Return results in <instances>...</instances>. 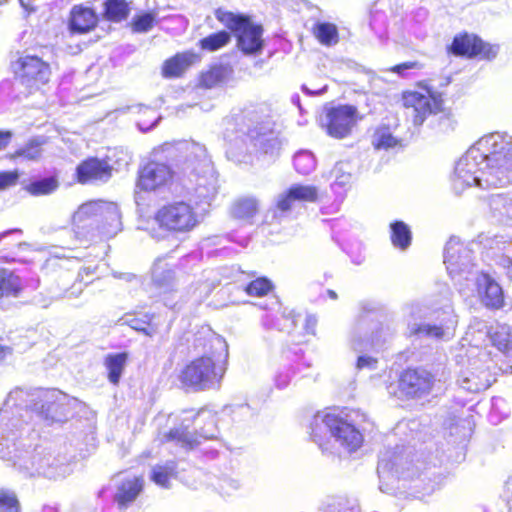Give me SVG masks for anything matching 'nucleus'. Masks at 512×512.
<instances>
[{
  "label": "nucleus",
  "mask_w": 512,
  "mask_h": 512,
  "mask_svg": "<svg viewBox=\"0 0 512 512\" xmlns=\"http://www.w3.org/2000/svg\"><path fill=\"white\" fill-rule=\"evenodd\" d=\"M512 183V136L494 132L481 137L458 160L452 178L453 188L481 189Z\"/></svg>",
  "instance_id": "f257e3e1"
},
{
  "label": "nucleus",
  "mask_w": 512,
  "mask_h": 512,
  "mask_svg": "<svg viewBox=\"0 0 512 512\" xmlns=\"http://www.w3.org/2000/svg\"><path fill=\"white\" fill-rule=\"evenodd\" d=\"M13 399L10 393L4 407L0 409V458L11 465L26 478L43 476L49 479L65 477L69 472L64 459L55 457L45 450H25L15 442V428L18 420L10 417L9 403Z\"/></svg>",
  "instance_id": "f03ea898"
},
{
  "label": "nucleus",
  "mask_w": 512,
  "mask_h": 512,
  "mask_svg": "<svg viewBox=\"0 0 512 512\" xmlns=\"http://www.w3.org/2000/svg\"><path fill=\"white\" fill-rule=\"evenodd\" d=\"M193 350L201 356L188 363L179 375L181 384L194 391L219 387L225 368L221 364L228 357L224 338L209 328L199 331L193 341Z\"/></svg>",
  "instance_id": "7ed1b4c3"
},
{
  "label": "nucleus",
  "mask_w": 512,
  "mask_h": 512,
  "mask_svg": "<svg viewBox=\"0 0 512 512\" xmlns=\"http://www.w3.org/2000/svg\"><path fill=\"white\" fill-rule=\"evenodd\" d=\"M177 150L185 154L183 173L187 191L199 202L210 204L217 194L218 180L206 148L196 142L182 141Z\"/></svg>",
  "instance_id": "20e7f679"
},
{
  "label": "nucleus",
  "mask_w": 512,
  "mask_h": 512,
  "mask_svg": "<svg viewBox=\"0 0 512 512\" xmlns=\"http://www.w3.org/2000/svg\"><path fill=\"white\" fill-rule=\"evenodd\" d=\"M403 104L415 126H421L425 120L430 119L432 128L440 132L454 129L453 120L444 110L443 99L437 92L428 88H425V92L407 91L403 94Z\"/></svg>",
  "instance_id": "39448f33"
},
{
  "label": "nucleus",
  "mask_w": 512,
  "mask_h": 512,
  "mask_svg": "<svg viewBox=\"0 0 512 512\" xmlns=\"http://www.w3.org/2000/svg\"><path fill=\"white\" fill-rule=\"evenodd\" d=\"M310 436L324 450L323 440L329 434L348 453L356 451L363 443L361 432L343 417L332 413L318 412L310 424Z\"/></svg>",
  "instance_id": "423d86ee"
},
{
  "label": "nucleus",
  "mask_w": 512,
  "mask_h": 512,
  "mask_svg": "<svg viewBox=\"0 0 512 512\" xmlns=\"http://www.w3.org/2000/svg\"><path fill=\"white\" fill-rule=\"evenodd\" d=\"M78 228L96 226L103 237H113L121 230V217L116 203L102 200L82 204L73 214Z\"/></svg>",
  "instance_id": "0eeeda50"
},
{
  "label": "nucleus",
  "mask_w": 512,
  "mask_h": 512,
  "mask_svg": "<svg viewBox=\"0 0 512 512\" xmlns=\"http://www.w3.org/2000/svg\"><path fill=\"white\" fill-rule=\"evenodd\" d=\"M493 361L487 349L472 348L467 353V364L458 375V385L468 392L477 393L489 388L495 382Z\"/></svg>",
  "instance_id": "6e6552de"
},
{
  "label": "nucleus",
  "mask_w": 512,
  "mask_h": 512,
  "mask_svg": "<svg viewBox=\"0 0 512 512\" xmlns=\"http://www.w3.org/2000/svg\"><path fill=\"white\" fill-rule=\"evenodd\" d=\"M411 454L412 450L404 446H396L381 452L377 467L381 491L388 493L391 490L388 485L385 487L384 482L393 483L400 478L410 479L417 474Z\"/></svg>",
  "instance_id": "1a4fd4ad"
},
{
  "label": "nucleus",
  "mask_w": 512,
  "mask_h": 512,
  "mask_svg": "<svg viewBox=\"0 0 512 512\" xmlns=\"http://www.w3.org/2000/svg\"><path fill=\"white\" fill-rule=\"evenodd\" d=\"M202 216L185 201H174L162 206L155 214L159 227L167 232L185 234L202 222Z\"/></svg>",
  "instance_id": "9d476101"
},
{
  "label": "nucleus",
  "mask_w": 512,
  "mask_h": 512,
  "mask_svg": "<svg viewBox=\"0 0 512 512\" xmlns=\"http://www.w3.org/2000/svg\"><path fill=\"white\" fill-rule=\"evenodd\" d=\"M216 18L230 29L237 38L239 49L245 54H256L262 50L263 29L249 17L218 9Z\"/></svg>",
  "instance_id": "9b49d317"
},
{
  "label": "nucleus",
  "mask_w": 512,
  "mask_h": 512,
  "mask_svg": "<svg viewBox=\"0 0 512 512\" xmlns=\"http://www.w3.org/2000/svg\"><path fill=\"white\" fill-rule=\"evenodd\" d=\"M16 79L30 91L38 90L48 83L51 76V67L44 54L24 51L12 63Z\"/></svg>",
  "instance_id": "f8f14e48"
},
{
  "label": "nucleus",
  "mask_w": 512,
  "mask_h": 512,
  "mask_svg": "<svg viewBox=\"0 0 512 512\" xmlns=\"http://www.w3.org/2000/svg\"><path fill=\"white\" fill-rule=\"evenodd\" d=\"M459 293L468 298L475 293L482 303L489 308L499 309L504 304V295L501 286L487 273L468 271L465 282L460 281Z\"/></svg>",
  "instance_id": "ddd939ff"
},
{
  "label": "nucleus",
  "mask_w": 512,
  "mask_h": 512,
  "mask_svg": "<svg viewBox=\"0 0 512 512\" xmlns=\"http://www.w3.org/2000/svg\"><path fill=\"white\" fill-rule=\"evenodd\" d=\"M465 340L476 348L489 341L512 359V328L506 324L488 326L486 322L474 319L468 327Z\"/></svg>",
  "instance_id": "4468645a"
},
{
  "label": "nucleus",
  "mask_w": 512,
  "mask_h": 512,
  "mask_svg": "<svg viewBox=\"0 0 512 512\" xmlns=\"http://www.w3.org/2000/svg\"><path fill=\"white\" fill-rule=\"evenodd\" d=\"M444 300L440 308L441 315L438 316L439 324L430 323H415L412 324L410 334L416 335L419 338H431L439 340H448L454 335V331L457 325V316L454 313L451 303V291L449 288L444 287L443 289Z\"/></svg>",
  "instance_id": "2eb2a0df"
},
{
  "label": "nucleus",
  "mask_w": 512,
  "mask_h": 512,
  "mask_svg": "<svg viewBox=\"0 0 512 512\" xmlns=\"http://www.w3.org/2000/svg\"><path fill=\"white\" fill-rule=\"evenodd\" d=\"M444 264L460 290V281L465 282L468 271H475L472 250L465 246L457 237H451L444 249Z\"/></svg>",
  "instance_id": "dca6fc26"
},
{
  "label": "nucleus",
  "mask_w": 512,
  "mask_h": 512,
  "mask_svg": "<svg viewBox=\"0 0 512 512\" xmlns=\"http://www.w3.org/2000/svg\"><path fill=\"white\" fill-rule=\"evenodd\" d=\"M357 108L352 105H339L326 110L321 117V126L331 137H347L356 123Z\"/></svg>",
  "instance_id": "f3484780"
},
{
  "label": "nucleus",
  "mask_w": 512,
  "mask_h": 512,
  "mask_svg": "<svg viewBox=\"0 0 512 512\" xmlns=\"http://www.w3.org/2000/svg\"><path fill=\"white\" fill-rule=\"evenodd\" d=\"M34 404V409L46 420L64 421L70 412L68 396L59 390L41 391Z\"/></svg>",
  "instance_id": "a211bd4d"
},
{
  "label": "nucleus",
  "mask_w": 512,
  "mask_h": 512,
  "mask_svg": "<svg viewBox=\"0 0 512 512\" xmlns=\"http://www.w3.org/2000/svg\"><path fill=\"white\" fill-rule=\"evenodd\" d=\"M436 383L434 375L425 369H407L400 377L399 388L408 397L421 398L430 394Z\"/></svg>",
  "instance_id": "6ab92c4d"
},
{
  "label": "nucleus",
  "mask_w": 512,
  "mask_h": 512,
  "mask_svg": "<svg viewBox=\"0 0 512 512\" xmlns=\"http://www.w3.org/2000/svg\"><path fill=\"white\" fill-rule=\"evenodd\" d=\"M207 414L209 419V427L201 428L200 432L192 433L188 431V425L181 424L178 427L170 429V431L164 434L165 441H175L185 448H193L201 442V439H213L217 435L215 428V416L205 410L200 411L197 417H201Z\"/></svg>",
  "instance_id": "aec40b11"
},
{
  "label": "nucleus",
  "mask_w": 512,
  "mask_h": 512,
  "mask_svg": "<svg viewBox=\"0 0 512 512\" xmlns=\"http://www.w3.org/2000/svg\"><path fill=\"white\" fill-rule=\"evenodd\" d=\"M173 179V171L164 163L151 161L139 172L137 187L143 191L158 192L166 188Z\"/></svg>",
  "instance_id": "412c9836"
},
{
  "label": "nucleus",
  "mask_w": 512,
  "mask_h": 512,
  "mask_svg": "<svg viewBox=\"0 0 512 512\" xmlns=\"http://www.w3.org/2000/svg\"><path fill=\"white\" fill-rule=\"evenodd\" d=\"M449 51L456 56H466L473 58L481 56L484 59H493L498 53V47L484 43L475 35H459L455 36Z\"/></svg>",
  "instance_id": "4be33fe9"
},
{
  "label": "nucleus",
  "mask_w": 512,
  "mask_h": 512,
  "mask_svg": "<svg viewBox=\"0 0 512 512\" xmlns=\"http://www.w3.org/2000/svg\"><path fill=\"white\" fill-rule=\"evenodd\" d=\"M383 330L377 328V324L370 323L367 319L361 318L355 324L351 334V347L354 351L362 353L378 349L384 343L381 339Z\"/></svg>",
  "instance_id": "5701e85b"
},
{
  "label": "nucleus",
  "mask_w": 512,
  "mask_h": 512,
  "mask_svg": "<svg viewBox=\"0 0 512 512\" xmlns=\"http://www.w3.org/2000/svg\"><path fill=\"white\" fill-rule=\"evenodd\" d=\"M152 284L159 290L165 306L173 308L175 302L174 272L167 263L158 260L152 268Z\"/></svg>",
  "instance_id": "b1692460"
},
{
  "label": "nucleus",
  "mask_w": 512,
  "mask_h": 512,
  "mask_svg": "<svg viewBox=\"0 0 512 512\" xmlns=\"http://www.w3.org/2000/svg\"><path fill=\"white\" fill-rule=\"evenodd\" d=\"M98 20V15L92 7L77 4L70 9L68 30L71 34H86L96 28Z\"/></svg>",
  "instance_id": "393cba45"
},
{
  "label": "nucleus",
  "mask_w": 512,
  "mask_h": 512,
  "mask_svg": "<svg viewBox=\"0 0 512 512\" xmlns=\"http://www.w3.org/2000/svg\"><path fill=\"white\" fill-rule=\"evenodd\" d=\"M77 179L80 183L107 182L112 175L111 166L104 160L89 158L77 166Z\"/></svg>",
  "instance_id": "a878e982"
},
{
  "label": "nucleus",
  "mask_w": 512,
  "mask_h": 512,
  "mask_svg": "<svg viewBox=\"0 0 512 512\" xmlns=\"http://www.w3.org/2000/svg\"><path fill=\"white\" fill-rule=\"evenodd\" d=\"M143 488V480L136 476H123L116 480L114 500L121 508L132 503Z\"/></svg>",
  "instance_id": "bb28decb"
},
{
  "label": "nucleus",
  "mask_w": 512,
  "mask_h": 512,
  "mask_svg": "<svg viewBox=\"0 0 512 512\" xmlns=\"http://www.w3.org/2000/svg\"><path fill=\"white\" fill-rule=\"evenodd\" d=\"M249 137L259 152L271 157L278 155L281 141L276 132L261 127L250 131Z\"/></svg>",
  "instance_id": "cd10ccee"
},
{
  "label": "nucleus",
  "mask_w": 512,
  "mask_h": 512,
  "mask_svg": "<svg viewBox=\"0 0 512 512\" xmlns=\"http://www.w3.org/2000/svg\"><path fill=\"white\" fill-rule=\"evenodd\" d=\"M491 216L499 221H512V192L492 194L488 198Z\"/></svg>",
  "instance_id": "c85d7f7f"
},
{
  "label": "nucleus",
  "mask_w": 512,
  "mask_h": 512,
  "mask_svg": "<svg viewBox=\"0 0 512 512\" xmlns=\"http://www.w3.org/2000/svg\"><path fill=\"white\" fill-rule=\"evenodd\" d=\"M47 143V137L40 135L30 138L22 147L16 149L13 153H9L7 158L16 161H37L42 156V147Z\"/></svg>",
  "instance_id": "c756f323"
},
{
  "label": "nucleus",
  "mask_w": 512,
  "mask_h": 512,
  "mask_svg": "<svg viewBox=\"0 0 512 512\" xmlns=\"http://www.w3.org/2000/svg\"><path fill=\"white\" fill-rule=\"evenodd\" d=\"M490 248L502 252L501 255L497 256L496 264L512 280V240H508L503 235H495L491 240Z\"/></svg>",
  "instance_id": "7c9ffc66"
},
{
  "label": "nucleus",
  "mask_w": 512,
  "mask_h": 512,
  "mask_svg": "<svg viewBox=\"0 0 512 512\" xmlns=\"http://www.w3.org/2000/svg\"><path fill=\"white\" fill-rule=\"evenodd\" d=\"M193 53H179L166 60L163 64L162 74L166 78L181 76L195 60Z\"/></svg>",
  "instance_id": "2f4dec72"
},
{
  "label": "nucleus",
  "mask_w": 512,
  "mask_h": 512,
  "mask_svg": "<svg viewBox=\"0 0 512 512\" xmlns=\"http://www.w3.org/2000/svg\"><path fill=\"white\" fill-rule=\"evenodd\" d=\"M23 289L22 280L10 270H0V298L18 297Z\"/></svg>",
  "instance_id": "473e14b6"
},
{
  "label": "nucleus",
  "mask_w": 512,
  "mask_h": 512,
  "mask_svg": "<svg viewBox=\"0 0 512 512\" xmlns=\"http://www.w3.org/2000/svg\"><path fill=\"white\" fill-rule=\"evenodd\" d=\"M176 476V463L173 460L156 464L151 469L150 479L162 488H170L171 479Z\"/></svg>",
  "instance_id": "72a5a7b5"
},
{
  "label": "nucleus",
  "mask_w": 512,
  "mask_h": 512,
  "mask_svg": "<svg viewBox=\"0 0 512 512\" xmlns=\"http://www.w3.org/2000/svg\"><path fill=\"white\" fill-rule=\"evenodd\" d=\"M103 8V17L115 23L125 20L130 12L129 4L126 0H105Z\"/></svg>",
  "instance_id": "f704fd0d"
},
{
  "label": "nucleus",
  "mask_w": 512,
  "mask_h": 512,
  "mask_svg": "<svg viewBox=\"0 0 512 512\" xmlns=\"http://www.w3.org/2000/svg\"><path fill=\"white\" fill-rule=\"evenodd\" d=\"M127 361L126 353L108 354L105 357L104 365L108 372V380L116 385L119 383Z\"/></svg>",
  "instance_id": "c9c22d12"
},
{
  "label": "nucleus",
  "mask_w": 512,
  "mask_h": 512,
  "mask_svg": "<svg viewBox=\"0 0 512 512\" xmlns=\"http://www.w3.org/2000/svg\"><path fill=\"white\" fill-rule=\"evenodd\" d=\"M258 212V202L255 198L246 197L234 202L231 208V214L239 220L249 221Z\"/></svg>",
  "instance_id": "e433bc0d"
},
{
  "label": "nucleus",
  "mask_w": 512,
  "mask_h": 512,
  "mask_svg": "<svg viewBox=\"0 0 512 512\" xmlns=\"http://www.w3.org/2000/svg\"><path fill=\"white\" fill-rule=\"evenodd\" d=\"M391 242L394 247L406 250L412 239V233L409 226L403 221H394L390 224Z\"/></svg>",
  "instance_id": "4c0bfd02"
},
{
  "label": "nucleus",
  "mask_w": 512,
  "mask_h": 512,
  "mask_svg": "<svg viewBox=\"0 0 512 512\" xmlns=\"http://www.w3.org/2000/svg\"><path fill=\"white\" fill-rule=\"evenodd\" d=\"M313 33L317 40L325 46L336 45L339 41L337 26L329 22L316 23L313 28Z\"/></svg>",
  "instance_id": "58836bf2"
},
{
  "label": "nucleus",
  "mask_w": 512,
  "mask_h": 512,
  "mask_svg": "<svg viewBox=\"0 0 512 512\" xmlns=\"http://www.w3.org/2000/svg\"><path fill=\"white\" fill-rule=\"evenodd\" d=\"M296 200L291 194L289 188L278 194L275 198V208L273 210V218L281 220L286 217L295 207Z\"/></svg>",
  "instance_id": "ea45409f"
},
{
  "label": "nucleus",
  "mask_w": 512,
  "mask_h": 512,
  "mask_svg": "<svg viewBox=\"0 0 512 512\" xmlns=\"http://www.w3.org/2000/svg\"><path fill=\"white\" fill-rule=\"evenodd\" d=\"M353 174V166L349 161H339L331 170V177L334 179L333 186L341 188L351 183Z\"/></svg>",
  "instance_id": "a19ab883"
},
{
  "label": "nucleus",
  "mask_w": 512,
  "mask_h": 512,
  "mask_svg": "<svg viewBox=\"0 0 512 512\" xmlns=\"http://www.w3.org/2000/svg\"><path fill=\"white\" fill-rule=\"evenodd\" d=\"M59 183L56 177H46L32 181L26 190L33 196L49 195L57 190Z\"/></svg>",
  "instance_id": "79ce46f5"
},
{
  "label": "nucleus",
  "mask_w": 512,
  "mask_h": 512,
  "mask_svg": "<svg viewBox=\"0 0 512 512\" xmlns=\"http://www.w3.org/2000/svg\"><path fill=\"white\" fill-rule=\"evenodd\" d=\"M119 112L121 113H143L144 115H147L152 122L151 123H145V122H138L137 126L142 131L150 130L151 128L155 127L157 124V121L159 117L156 115V111L151 108L150 106L143 105V104H134L130 106H126L119 109Z\"/></svg>",
  "instance_id": "37998d69"
},
{
  "label": "nucleus",
  "mask_w": 512,
  "mask_h": 512,
  "mask_svg": "<svg viewBox=\"0 0 512 512\" xmlns=\"http://www.w3.org/2000/svg\"><path fill=\"white\" fill-rule=\"evenodd\" d=\"M230 40L231 35L229 32L219 31L202 38L199 41V45L201 49L213 52L226 46L230 42Z\"/></svg>",
  "instance_id": "c03bdc74"
},
{
  "label": "nucleus",
  "mask_w": 512,
  "mask_h": 512,
  "mask_svg": "<svg viewBox=\"0 0 512 512\" xmlns=\"http://www.w3.org/2000/svg\"><path fill=\"white\" fill-rule=\"evenodd\" d=\"M294 167L302 175H308L316 168V159L312 152L303 150L294 155Z\"/></svg>",
  "instance_id": "a18cd8bd"
},
{
  "label": "nucleus",
  "mask_w": 512,
  "mask_h": 512,
  "mask_svg": "<svg viewBox=\"0 0 512 512\" xmlns=\"http://www.w3.org/2000/svg\"><path fill=\"white\" fill-rule=\"evenodd\" d=\"M289 190L297 203L315 202L318 197V189L313 185L294 184Z\"/></svg>",
  "instance_id": "49530a36"
},
{
  "label": "nucleus",
  "mask_w": 512,
  "mask_h": 512,
  "mask_svg": "<svg viewBox=\"0 0 512 512\" xmlns=\"http://www.w3.org/2000/svg\"><path fill=\"white\" fill-rule=\"evenodd\" d=\"M157 13L150 11L133 17L131 26L136 33H146L150 31L155 23Z\"/></svg>",
  "instance_id": "de8ad7c7"
},
{
  "label": "nucleus",
  "mask_w": 512,
  "mask_h": 512,
  "mask_svg": "<svg viewBox=\"0 0 512 512\" xmlns=\"http://www.w3.org/2000/svg\"><path fill=\"white\" fill-rule=\"evenodd\" d=\"M21 505L13 490L0 488V512H20Z\"/></svg>",
  "instance_id": "09e8293b"
},
{
  "label": "nucleus",
  "mask_w": 512,
  "mask_h": 512,
  "mask_svg": "<svg viewBox=\"0 0 512 512\" xmlns=\"http://www.w3.org/2000/svg\"><path fill=\"white\" fill-rule=\"evenodd\" d=\"M323 512H361L358 500L340 498L328 504Z\"/></svg>",
  "instance_id": "8fccbe9b"
},
{
  "label": "nucleus",
  "mask_w": 512,
  "mask_h": 512,
  "mask_svg": "<svg viewBox=\"0 0 512 512\" xmlns=\"http://www.w3.org/2000/svg\"><path fill=\"white\" fill-rule=\"evenodd\" d=\"M226 77V71L221 66L212 67L201 76V84L205 88H212L222 83Z\"/></svg>",
  "instance_id": "3c124183"
},
{
  "label": "nucleus",
  "mask_w": 512,
  "mask_h": 512,
  "mask_svg": "<svg viewBox=\"0 0 512 512\" xmlns=\"http://www.w3.org/2000/svg\"><path fill=\"white\" fill-rule=\"evenodd\" d=\"M271 289L272 283L264 277H260L251 281L245 287V291L248 295L257 297L265 296Z\"/></svg>",
  "instance_id": "603ef678"
},
{
  "label": "nucleus",
  "mask_w": 512,
  "mask_h": 512,
  "mask_svg": "<svg viewBox=\"0 0 512 512\" xmlns=\"http://www.w3.org/2000/svg\"><path fill=\"white\" fill-rule=\"evenodd\" d=\"M241 482L238 479L224 476L219 479L217 489L222 496H232L241 489Z\"/></svg>",
  "instance_id": "864d4df0"
},
{
  "label": "nucleus",
  "mask_w": 512,
  "mask_h": 512,
  "mask_svg": "<svg viewBox=\"0 0 512 512\" xmlns=\"http://www.w3.org/2000/svg\"><path fill=\"white\" fill-rule=\"evenodd\" d=\"M122 324L129 325L131 328L141 331L145 333L148 336H152L155 333V329L150 326L149 323L146 321L137 319L135 317H132L130 315H126L120 319Z\"/></svg>",
  "instance_id": "5fc2aeb1"
},
{
  "label": "nucleus",
  "mask_w": 512,
  "mask_h": 512,
  "mask_svg": "<svg viewBox=\"0 0 512 512\" xmlns=\"http://www.w3.org/2000/svg\"><path fill=\"white\" fill-rule=\"evenodd\" d=\"M397 144V139L392 136L391 133L384 131L377 133L374 145L377 149H388L392 148Z\"/></svg>",
  "instance_id": "6e6d98bb"
},
{
  "label": "nucleus",
  "mask_w": 512,
  "mask_h": 512,
  "mask_svg": "<svg viewBox=\"0 0 512 512\" xmlns=\"http://www.w3.org/2000/svg\"><path fill=\"white\" fill-rule=\"evenodd\" d=\"M19 178L17 170L0 172V190L15 186Z\"/></svg>",
  "instance_id": "4d7b16f0"
},
{
  "label": "nucleus",
  "mask_w": 512,
  "mask_h": 512,
  "mask_svg": "<svg viewBox=\"0 0 512 512\" xmlns=\"http://www.w3.org/2000/svg\"><path fill=\"white\" fill-rule=\"evenodd\" d=\"M231 413L234 420L248 419L254 415L253 409L247 403L233 406Z\"/></svg>",
  "instance_id": "13d9d810"
},
{
  "label": "nucleus",
  "mask_w": 512,
  "mask_h": 512,
  "mask_svg": "<svg viewBox=\"0 0 512 512\" xmlns=\"http://www.w3.org/2000/svg\"><path fill=\"white\" fill-rule=\"evenodd\" d=\"M376 366H377L376 358L366 355V354L358 356L357 363H356V368L358 370H362V369L374 370V369H376Z\"/></svg>",
  "instance_id": "bf43d9fd"
},
{
  "label": "nucleus",
  "mask_w": 512,
  "mask_h": 512,
  "mask_svg": "<svg viewBox=\"0 0 512 512\" xmlns=\"http://www.w3.org/2000/svg\"><path fill=\"white\" fill-rule=\"evenodd\" d=\"M318 323V319L313 314H307L305 317L304 329L308 334L315 335L316 326Z\"/></svg>",
  "instance_id": "052dcab7"
},
{
  "label": "nucleus",
  "mask_w": 512,
  "mask_h": 512,
  "mask_svg": "<svg viewBox=\"0 0 512 512\" xmlns=\"http://www.w3.org/2000/svg\"><path fill=\"white\" fill-rule=\"evenodd\" d=\"M504 498L509 506V512H512V475L508 478L504 486Z\"/></svg>",
  "instance_id": "680f3d73"
},
{
  "label": "nucleus",
  "mask_w": 512,
  "mask_h": 512,
  "mask_svg": "<svg viewBox=\"0 0 512 512\" xmlns=\"http://www.w3.org/2000/svg\"><path fill=\"white\" fill-rule=\"evenodd\" d=\"M289 382H290V374L288 371H286V372L280 371L275 377V383L278 388L287 387Z\"/></svg>",
  "instance_id": "e2e57ef3"
},
{
  "label": "nucleus",
  "mask_w": 512,
  "mask_h": 512,
  "mask_svg": "<svg viewBox=\"0 0 512 512\" xmlns=\"http://www.w3.org/2000/svg\"><path fill=\"white\" fill-rule=\"evenodd\" d=\"M13 133L10 130H0V151L4 150L11 142Z\"/></svg>",
  "instance_id": "0e129e2a"
},
{
  "label": "nucleus",
  "mask_w": 512,
  "mask_h": 512,
  "mask_svg": "<svg viewBox=\"0 0 512 512\" xmlns=\"http://www.w3.org/2000/svg\"><path fill=\"white\" fill-rule=\"evenodd\" d=\"M96 269H97L96 266L83 267L78 272L77 280H79L80 282H84L86 278H88L89 276H92L96 273Z\"/></svg>",
  "instance_id": "69168bd1"
},
{
  "label": "nucleus",
  "mask_w": 512,
  "mask_h": 512,
  "mask_svg": "<svg viewBox=\"0 0 512 512\" xmlns=\"http://www.w3.org/2000/svg\"><path fill=\"white\" fill-rule=\"evenodd\" d=\"M417 66V62H404L394 66L391 70L395 73L403 75L406 70L415 68Z\"/></svg>",
  "instance_id": "338daca9"
},
{
  "label": "nucleus",
  "mask_w": 512,
  "mask_h": 512,
  "mask_svg": "<svg viewBox=\"0 0 512 512\" xmlns=\"http://www.w3.org/2000/svg\"><path fill=\"white\" fill-rule=\"evenodd\" d=\"M326 90H327V86H323L322 88L314 89V90L309 89L306 85L302 86V91L304 93H306L307 95H321V94L325 93Z\"/></svg>",
  "instance_id": "774afa93"
}]
</instances>
